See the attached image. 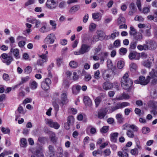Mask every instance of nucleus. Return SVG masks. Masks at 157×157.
<instances>
[{"instance_id": "f257e3e1", "label": "nucleus", "mask_w": 157, "mask_h": 157, "mask_svg": "<svg viewBox=\"0 0 157 157\" xmlns=\"http://www.w3.org/2000/svg\"><path fill=\"white\" fill-rule=\"evenodd\" d=\"M129 74L128 71L126 72L121 80V86L126 90H129L133 83L132 80L128 78Z\"/></svg>"}, {"instance_id": "f03ea898", "label": "nucleus", "mask_w": 157, "mask_h": 157, "mask_svg": "<svg viewBox=\"0 0 157 157\" xmlns=\"http://www.w3.org/2000/svg\"><path fill=\"white\" fill-rule=\"evenodd\" d=\"M90 46L85 44H82L78 51L75 52L74 54L75 55L83 54L90 50Z\"/></svg>"}, {"instance_id": "7ed1b4c3", "label": "nucleus", "mask_w": 157, "mask_h": 157, "mask_svg": "<svg viewBox=\"0 0 157 157\" xmlns=\"http://www.w3.org/2000/svg\"><path fill=\"white\" fill-rule=\"evenodd\" d=\"M150 75L147 77L146 79L143 76H140L139 80H136L134 82L136 84H140L141 85H147L149 82Z\"/></svg>"}, {"instance_id": "20e7f679", "label": "nucleus", "mask_w": 157, "mask_h": 157, "mask_svg": "<svg viewBox=\"0 0 157 157\" xmlns=\"http://www.w3.org/2000/svg\"><path fill=\"white\" fill-rule=\"evenodd\" d=\"M46 5L48 9L52 10L56 9L58 6L57 0H47Z\"/></svg>"}, {"instance_id": "39448f33", "label": "nucleus", "mask_w": 157, "mask_h": 157, "mask_svg": "<svg viewBox=\"0 0 157 157\" xmlns=\"http://www.w3.org/2000/svg\"><path fill=\"white\" fill-rule=\"evenodd\" d=\"M45 123L51 127L53 128L56 129H58L60 125L58 123L56 122H53L51 119H45Z\"/></svg>"}, {"instance_id": "423d86ee", "label": "nucleus", "mask_w": 157, "mask_h": 157, "mask_svg": "<svg viewBox=\"0 0 157 157\" xmlns=\"http://www.w3.org/2000/svg\"><path fill=\"white\" fill-rule=\"evenodd\" d=\"M1 57L4 59L3 60V63H6L7 65H9L11 62L13 60V58L12 56H8L6 53H3L1 55Z\"/></svg>"}, {"instance_id": "0eeeda50", "label": "nucleus", "mask_w": 157, "mask_h": 157, "mask_svg": "<svg viewBox=\"0 0 157 157\" xmlns=\"http://www.w3.org/2000/svg\"><path fill=\"white\" fill-rule=\"evenodd\" d=\"M51 83V80L49 78H46L45 81L41 83V87L45 91L47 90L49 88V85Z\"/></svg>"}, {"instance_id": "6e6552de", "label": "nucleus", "mask_w": 157, "mask_h": 157, "mask_svg": "<svg viewBox=\"0 0 157 157\" xmlns=\"http://www.w3.org/2000/svg\"><path fill=\"white\" fill-rule=\"evenodd\" d=\"M56 39L55 35L52 33L49 34L45 39L44 42L46 44H53Z\"/></svg>"}, {"instance_id": "1a4fd4ad", "label": "nucleus", "mask_w": 157, "mask_h": 157, "mask_svg": "<svg viewBox=\"0 0 157 157\" xmlns=\"http://www.w3.org/2000/svg\"><path fill=\"white\" fill-rule=\"evenodd\" d=\"M106 108H101L99 110L97 113V117L100 119L104 118L107 114V110Z\"/></svg>"}, {"instance_id": "9d476101", "label": "nucleus", "mask_w": 157, "mask_h": 157, "mask_svg": "<svg viewBox=\"0 0 157 157\" xmlns=\"http://www.w3.org/2000/svg\"><path fill=\"white\" fill-rule=\"evenodd\" d=\"M122 151L118 152L117 155L119 157H128L127 152L129 151V149L126 147H123Z\"/></svg>"}, {"instance_id": "9b49d317", "label": "nucleus", "mask_w": 157, "mask_h": 157, "mask_svg": "<svg viewBox=\"0 0 157 157\" xmlns=\"http://www.w3.org/2000/svg\"><path fill=\"white\" fill-rule=\"evenodd\" d=\"M146 44H148L149 49L154 50L156 48V44L155 42L152 40H148L146 41Z\"/></svg>"}, {"instance_id": "f8f14e48", "label": "nucleus", "mask_w": 157, "mask_h": 157, "mask_svg": "<svg viewBox=\"0 0 157 157\" xmlns=\"http://www.w3.org/2000/svg\"><path fill=\"white\" fill-rule=\"evenodd\" d=\"M113 86L112 83L107 81L104 82L102 85L103 89L105 90L110 89L113 88Z\"/></svg>"}, {"instance_id": "ddd939ff", "label": "nucleus", "mask_w": 157, "mask_h": 157, "mask_svg": "<svg viewBox=\"0 0 157 157\" xmlns=\"http://www.w3.org/2000/svg\"><path fill=\"white\" fill-rule=\"evenodd\" d=\"M10 52L13 53L16 59H18L20 58V56L19 54V52L18 49L17 48L14 49L12 48L10 49Z\"/></svg>"}, {"instance_id": "4468645a", "label": "nucleus", "mask_w": 157, "mask_h": 157, "mask_svg": "<svg viewBox=\"0 0 157 157\" xmlns=\"http://www.w3.org/2000/svg\"><path fill=\"white\" fill-rule=\"evenodd\" d=\"M83 101L85 105L87 106H91L92 105L91 99L88 96L84 97Z\"/></svg>"}, {"instance_id": "2eb2a0df", "label": "nucleus", "mask_w": 157, "mask_h": 157, "mask_svg": "<svg viewBox=\"0 0 157 157\" xmlns=\"http://www.w3.org/2000/svg\"><path fill=\"white\" fill-rule=\"evenodd\" d=\"M130 96L128 94L123 93L122 94L120 95L118 97H116V99L118 100H122L123 99H128Z\"/></svg>"}, {"instance_id": "dca6fc26", "label": "nucleus", "mask_w": 157, "mask_h": 157, "mask_svg": "<svg viewBox=\"0 0 157 157\" xmlns=\"http://www.w3.org/2000/svg\"><path fill=\"white\" fill-rule=\"evenodd\" d=\"M61 103H62L63 105L67 103L68 101L67 99V96L66 93H64L62 94L61 95Z\"/></svg>"}, {"instance_id": "f3484780", "label": "nucleus", "mask_w": 157, "mask_h": 157, "mask_svg": "<svg viewBox=\"0 0 157 157\" xmlns=\"http://www.w3.org/2000/svg\"><path fill=\"white\" fill-rule=\"evenodd\" d=\"M116 118L117 120V122L120 124H121L124 122V118L123 117L122 114L118 113L116 115Z\"/></svg>"}, {"instance_id": "a211bd4d", "label": "nucleus", "mask_w": 157, "mask_h": 157, "mask_svg": "<svg viewBox=\"0 0 157 157\" xmlns=\"http://www.w3.org/2000/svg\"><path fill=\"white\" fill-rule=\"evenodd\" d=\"M90 131V132L92 134H95L96 132V129L95 128L93 127L92 126L89 125L86 128V132H88Z\"/></svg>"}, {"instance_id": "6ab92c4d", "label": "nucleus", "mask_w": 157, "mask_h": 157, "mask_svg": "<svg viewBox=\"0 0 157 157\" xmlns=\"http://www.w3.org/2000/svg\"><path fill=\"white\" fill-rule=\"evenodd\" d=\"M80 8V6L78 5L73 6L69 10V12L73 13L78 11Z\"/></svg>"}, {"instance_id": "aec40b11", "label": "nucleus", "mask_w": 157, "mask_h": 157, "mask_svg": "<svg viewBox=\"0 0 157 157\" xmlns=\"http://www.w3.org/2000/svg\"><path fill=\"white\" fill-rule=\"evenodd\" d=\"M118 135V133L117 132H114L111 133L110 136L111 141L114 143L116 142Z\"/></svg>"}, {"instance_id": "412c9836", "label": "nucleus", "mask_w": 157, "mask_h": 157, "mask_svg": "<svg viewBox=\"0 0 157 157\" xmlns=\"http://www.w3.org/2000/svg\"><path fill=\"white\" fill-rule=\"evenodd\" d=\"M149 75L152 78L157 77V67L152 69V71L150 72Z\"/></svg>"}, {"instance_id": "4be33fe9", "label": "nucleus", "mask_w": 157, "mask_h": 157, "mask_svg": "<svg viewBox=\"0 0 157 157\" xmlns=\"http://www.w3.org/2000/svg\"><path fill=\"white\" fill-rule=\"evenodd\" d=\"M119 35V32H118L117 30L114 29L113 31V33H112L111 35L109 36V39H114L115 38L116 36H117Z\"/></svg>"}, {"instance_id": "5701e85b", "label": "nucleus", "mask_w": 157, "mask_h": 157, "mask_svg": "<svg viewBox=\"0 0 157 157\" xmlns=\"http://www.w3.org/2000/svg\"><path fill=\"white\" fill-rule=\"evenodd\" d=\"M134 39L135 40V41H137L138 42V41H140L142 39V34L138 32L135 36H133Z\"/></svg>"}, {"instance_id": "b1692460", "label": "nucleus", "mask_w": 157, "mask_h": 157, "mask_svg": "<svg viewBox=\"0 0 157 157\" xmlns=\"http://www.w3.org/2000/svg\"><path fill=\"white\" fill-rule=\"evenodd\" d=\"M130 29L129 33L130 35L132 36H135V34L138 33L135 29L132 26L130 27Z\"/></svg>"}, {"instance_id": "393cba45", "label": "nucleus", "mask_w": 157, "mask_h": 157, "mask_svg": "<svg viewBox=\"0 0 157 157\" xmlns=\"http://www.w3.org/2000/svg\"><path fill=\"white\" fill-rule=\"evenodd\" d=\"M30 88L33 90L36 89L37 87V83L34 81H30Z\"/></svg>"}, {"instance_id": "a878e982", "label": "nucleus", "mask_w": 157, "mask_h": 157, "mask_svg": "<svg viewBox=\"0 0 157 157\" xmlns=\"http://www.w3.org/2000/svg\"><path fill=\"white\" fill-rule=\"evenodd\" d=\"M50 138L51 141L53 143H56L57 141V139L56 137L55 134L53 132H52L50 135Z\"/></svg>"}, {"instance_id": "bb28decb", "label": "nucleus", "mask_w": 157, "mask_h": 157, "mask_svg": "<svg viewBox=\"0 0 157 157\" xmlns=\"http://www.w3.org/2000/svg\"><path fill=\"white\" fill-rule=\"evenodd\" d=\"M97 33L100 39H103V37L105 36V33L103 31L101 30H97Z\"/></svg>"}, {"instance_id": "cd10ccee", "label": "nucleus", "mask_w": 157, "mask_h": 157, "mask_svg": "<svg viewBox=\"0 0 157 157\" xmlns=\"http://www.w3.org/2000/svg\"><path fill=\"white\" fill-rule=\"evenodd\" d=\"M67 122L72 125L74 122L75 119L73 116H71L67 117Z\"/></svg>"}, {"instance_id": "c85d7f7f", "label": "nucleus", "mask_w": 157, "mask_h": 157, "mask_svg": "<svg viewBox=\"0 0 157 157\" xmlns=\"http://www.w3.org/2000/svg\"><path fill=\"white\" fill-rule=\"evenodd\" d=\"M101 101V97H98L95 99L94 101L95 103V107L97 108L99 105Z\"/></svg>"}, {"instance_id": "c756f323", "label": "nucleus", "mask_w": 157, "mask_h": 157, "mask_svg": "<svg viewBox=\"0 0 157 157\" xmlns=\"http://www.w3.org/2000/svg\"><path fill=\"white\" fill-rule=\"evenodd\" d=\"M29 79V76H26L25 77L22 78H21V81L19 84L16 86V87H17V86H20L23 83L28 81Z\"/></svg>"}, {"instance_id": "7c9ffc66", "label": "nucleus", "mask_w": 157, "mask_h": 157, "mask_svg": "<svg viewBox=\"0 0 157 157\" xmlns=\"http://www.w3.org/2000/svg\"><path fill=\"white\" fill-rule=\"evenodd\" d=\"M69 65L71 67L75 68L78 67V63L75 61H72L70 62Z\"/></svg>"}, {"instance_id": "2f4dec72", "label": "nucleus", "mask_w": 157, "mask_h": 157, "mask_svg": "<svg viewBox=\"0 0 157 157\" xmlns=\"http://www.w3.org/2000/svg\"><path fill=\"white\" fill-rule=\"evenodd\" d=\"M125 23V19L122 16H120L117 19L118 25L123 24Z\"/></svg>"}, {"instance_id": "473e14b6", "label": "nucleus", "mask_w": 157, "mask_h": 157, "mask_svg": "<svg viewBox=\"0 0 157 157\" xmlns=\"http://www.w3.org/2000/svg\"><path fill=\"white\" fill-rule=\"evenodd\" d=\"M151 62L149 60H145L143 63V65L145 67L150 68L151 66Z\"/></svg>"}, {"instance_id": "72a5a7b5", "label": "nucleus", "mask_w": 157, "mask_h": 157, "mask_svg": "<svg viewBox=\"0 0 157 157\" xmlns=\"http://www.w3.org/2000/svg\"><path fill=\"white\" fill-rule=\"evenodd\" d=\"M150 131V129L147 127H143L142 129V132L144 134H146Z\"/></svg>"}, {"instance_id": "f704fd0d", "label": "nucleus", "mask_w": 157, "mask_h": 157, "mask_svg": "<svg viewBox=\"0 0 157 157\" xmlns=\"http://www.w3.org/2000/svg\"><path fill=\"white\" fill-rule=\"evenodd\" d=\"M127 135L130 138H133L135 136L133 132L130 130H128L126 133Z\"/></svg>"}, {"instance_id": "c9c22d12", "label": "nucleus", "mask_w": 157, "mask_h": 157, "mask_svg": "<svg viewBox=\"0 0 157 157\" xmlns=\"http://www.w3.org/2000/svg\"><path fill=\"white\" fill-rule=\"evenodd\" d=\"M119 51V53L120 55H124L126 53L127 51V49L125 48H121L120 49Z\"/></svg>"}, {"instance_id": "e433bc0d", "label": "nucleus", "mask_w": 157, "mask_h": 157, "mask_svg": "<svg viewBox=\"0 0 157 157\" xmlns=\"http://www.w3.org/2000/svg\"><path fill=\"white\" fill-rule=\"evenodd\" d=\"M32 68L31 67L27 66L24 70V73L26 74H29L32 71Z\"/></svg>"}, {"instance_id": "4c0bfd02", "label": "nucleus", "mask_w": 157, "mask_h": 157, "mask_svg": "<svg viewBox=\"0 0 157 157\" xmlns=\"http://www.w3.org/2000/svg\"><path fill=\"white\" fill-rule=\"evenodd\" d=\"M102 76L104 80L107 81L108 80L109 78L111 76V75L109 73H106V72L103 73Z\"/></svg>"}, {"instance_id": "58836bf2", "label": "nucleus", "mask_w": 157, "mask_h": 157, "mask_svg": "<svg viewBox=\"0 0 157 157\" xmlns=\"http://www.w3.org/2000/svg\"><path fill=\"white\" fill-rule=\"evenodd\" d=\"M21 144L20 146L23 147H25L26 146L27 142L26 139L23 138L21 140Z\"/></svg>"}, {"instance_id": "ea45409f", "label": "nucleus", "mask_w": 157, "mask_h": 157, "mask_svg": "<svg viewBox=\"0 0 157 157\" xmlns=\"http://www.w3.org/2000/svg\"><path fill=\"white\" fill-rule=\"evenodd\" d=\"M124 66V63L122 61H118L117 63V67L119 69H121Z\"/></svg>"}, {"instance_id": "a19ab883", "label": "nucleus", "mask_w": 157, "mask_h": 157, "mask_svg": "<svg viewBox=\"0 0 157 157\" xmlns=\"http://www.w3.org/2000/svg\"><path fill=\"white\" fill-rule=\"evenodd\" d=\"M96 27V25L94 23H91L89 26V29L90 31H93Z\"/></svg>"}, {"instance_id": "79ce46f5", "label": "nucleus", "mask_w": 157, "mask_h": 157, "mask_svg": "<svg viewBox=\"0 0 157 157\" xmlns=\"http://www.w3.org/2000/svg\"><path fill=\"white\" fill-rule=\"evenodd\" d=\"M136 146L135 148H136L137 149L141 150L142 149V147L140 145V143L138 140H136Z\"/></svg>"}, {"instance_id": "37998d69", "label": "nucleus", "mask_w": 157, "mask_h": 157, "mask_svg": "<svg viewBox=\"0 0 157 157\" xmlns=\"http://www.w3.org/2000/svg\"><path fill=\"white\" fill-rule=\"evenodd\" d=\"M18 112L19 114H24L25 113V112L24 110L22 107L20 105L17 109V111L16 112V113H17V114Z\"/></svg>"}, {"instance_id": "c03bdc74", "label": "nucleus", "mask_w": 157, "mask_h": 157, "mask_svg": "<svg viewBox=\"0 0 157 157\" xmlns=\"http://www.w3.org/2000/svg\"><path fill=\"white\" fill-rule=\"evenodd\" d=\"M91 76L90 74H87L85 75L84 80L86 82H88L91 79Z\"/></svg>"}, {"instance_id": "a18cd8bd", "label": "nucleus", "mask_w": 157, "mask_h": 157, "mask_svg": "<svg viewBox=\"0 0 157 157\" xmlns=\"http://www.w3.org/2000/svg\"><path fill=\"white\" fill-rule=\"evenodd\" d=\"M130 153L133 155H137L138 154L139 151L138 150L135 148L131 150Z\"/></svg>"}, {"instance_id": "49530a36", "label": "nucleus", "mask_w": 157, "mask_h": 157, "mask_svg": "<svg viewBox=\"0 0 157 157\" xmlns=\"http://www.w3.org/2000/svg\"><path fill=\"white\" fill-rule=\"evenodd\" d=\"M111 153V152L110 150L108 148L105 150L103 151L104 157L110 155Z\"/></svg>"}, {"instance_id": "de8ad7c7", "label": "nucleus", "mask_w": 157, "mask_h": 157, "mask_svg": "<svg viewBox=\"0 0 157 157\" xmlns=\"http://www.w3.org/2000/svg\"><path fill=\"white\" fill-rule=\"evenodd\" d=\"M57 65L59 67L63 63V59L62 58H58L56 59Z\"/></svg>"}, {"instance_id": "09e8293b", "label": "nucleus", "mask_w": 157, "mask_h": 157, "mask_svg": "<svg viewBox=\"0 0 157 157\" xmlns=\"http://www.w3.org/2000/svg\"><path fill=\"white\" fill-rule=\"evenodd\" d=\"M109 130V127L107 126H103L100 129V131L102 133H106Z\"/></svg>"}, {"instance_id": "8fccbe9b", "label": "nucleus", "mask_w": 157, "mask_h": 157, "mask_svg": "<svg viewBox=\"0 0 157 157\" xmlns=\"http://www.w3.org/2000/svg\"><path fill=\"white\" fill-rule=\"evenodd\" d=\"M137 41H135L132 42L130 44V48L132 49H134L137 45Z\"/></svg>"}, {"instance_id": "3c124183", "label": "nucleus", "mask_w": 157, "mask_h": 157, "mask_svg": "<svg viewBox=\"0 0 157 157\" xmlns=\"http://www.w3.org/2000/svg\"><path fill=\"white\" fill-rule=\"evenodd\" d=\"M92 17L94 19H98L100 17V14L99 13H93L92 14Z\"/></svg>"}, {"instance_id": "603ef678", "label": "nucleus", "mask_w": 157, "mask_h": 157, "mask_svg": "<svg viewBox=\"0 0 157 157\" xmlns=\"http://www.w3.org/2000/svg\"><path fill=\"white\" fill-rule=\"evenodd\" d=\"M48 149L50 153L53 155H54V151L53 147L51 145H50L48 147Z\"/></svg>"}, {"instance_id": "864d4df0", "label": "nucleus", "mask_w": 157, "mask_h": 157, "mask_svg": "<svg viewBox=\"0 0 157 157\" xmlns=\"http://www.w3.org/2000/svg\"><path fill=\"white\" fill-rule=\"evenodd\" d=\"M129 8L131 10H132L134 11H136V7L135 4L133 3H131L129 6Z\"/></svg>"}, {"instance_id": "5fc2aeb1", "label": "nucleus", "mask_w": 157, "mask_h": 157, "mask_svg": "<svg viewBox=\"0 0 157 157\" xmlns=\"http://www.w3.org/2000/svg\"><path fill=\"white\" fill-rule=\"evenodd\" d=\"M39 31L40 32L42 33H45L48 32V31L46 29V26L44 25L41 27Z\"/></svg>"}, {"instance_id": "6e6d98bb", "label": "nucleus", "mask_w": 157, "mask_h": 157, "mask_svg": "<svg viewBox=\"0 0 157 157\" xmlns=\"http://www.w3.org/2000/svg\"><path fill=\"white\" fill-rule=\"evenodd\" d=\"M100 74L99 71V70L97 71L94 72V78L96 79H99L100 78Z\"/></svg>"}, {"instance_id": "4d7b16f0", "label": "nucleus", "mask_w": 157, "mask_h": 157, "mask_svg": "<svg viewBox=\"0 0 157 157\" xmlns=\"http://www.w3.org/2000/svg\"><path fill=\"white\" fill-rule=\"evenodd\" d=\"M1 131L4 134H8L10 132V130L8 128H6L4 127H2Z\"/></svg>"}, {"instance_id": "13d9d810", "label": "nucleus", "mask_w": 157, "mask_h": 157, "mask_svg": "<svg viewBox=\"0 0 157 157\" xmlns=\"http://www.w3.org/2000/svg\"><path fill=\"white\" fill-rule=\"evenodd\" d=\"M130 70L131 71L135 70L137 68L136 64L134 63H132L130 65Z\"/></svg>"}, {"instance_id": "bf43d9fd", "label": "nucleus", "mask_w": 157, "mask_h": 157, "mask_svg": "<svg viewBox=\"0 0 157 157\" xmlns=\"http://www.w3.org/2000/svg\"><path fill=\"white\" fill-rule=\"evenodd\" d=\"M52 105L56 111H58L59 108V106L58 104L55 101H53L52 102Z\"/></svg>"}, {"instance_id": "052dcab7", "label": "nucleus", "mask_w": 157, "mask_h": 157, "mask_svg": "<svg viewBox=\"0 0 157 157\" xmlns=\"http://www.w3.org/2000/svg\"><path fill=\"white\" fill-rule=\"evenodd\" d=\"M46 62V60L44 61L43 59H39L37 62V64L38 65L40 66H43L44 62Z\"/></svg>"}, {"instance_id": "680f3d73", "label": "nucleus", "mask_w": 157, "mask_h": 157, "mask_svg": "<svg viewBox=\"0 0 157 157\" xmlns=\"http://www.w3.org/2000/svg\"><path fill=\"white\" fill-rule=\"evenodd\" d=\"M130 128L133 130L134 132H136L138 130V128L134 124L130 125Z\"/></svg>"}, {"instance_id": "e2e57ef3", "label": "nucleus", "mask_w": 157, "mask_h": 157, "mask_svg": "<svg viewBox=\"0 0 157 157\" xmlns=\"http://www.w3.org/2000/svg\"><path fill=\"white\" fill-rule=\"evenodd\" d=\"M136 54L133 52H131L129 53L128 57L130 59H134L136 57Z\"/></svg>"}, {"instance_id": "0e129e2a", "label": "nucleus", "mask_w": 157, "mask_h": 157, "mask_svg": "<svg viewBox=\"0 0 157 157\" xmlns=\"http://www.w3.org/2000/svg\"><path fill=\"white\" fill-rule=\"evenodd\" d=\"M27 21L29 23H31L32 24H34L35 23L37 20L35 19L34 18H27Z\"/></svg>"}, {"instance_id": "69168bd1", "label": "nucleus", "mask_w": 157, "mask_h": 157, "mask_svg": "<svg viewBox=\"0 0 157 157\" xmlns=\"http://www.w3.org/2000/svg\"><path fill=\"white\" fill-rule=\"evenodd\" d=\"M2 78L4 80L6 81H8L10 80V78L9 75L6 74L4 73L3 75Z\"/></svg>"}, {"instance_id": "338daca9", "label": "nucleus", "mask_w": 157, "mask_h": 157, "mask_svg": "<svg viewBox=\"0 0 157 157\" xmlns=\"http://www.w3.org/2000/svg\"><path fill=\"white\" fill-rule=\"evenodd\" d=\"M50 24L52 27V28L55 29L56 28V24L55 21L51 20L50 21Z\"/></svg>"}, {"instance_id": "774afa93", "label": "nucleus", "mask_w": 157, "mask_h": 157, "mask_svg": "<svg viewBox=\"0 0 157 157\" xmlns=\"http://www.w3.org/2000/svg\"><path fill=\"white\" fill-rule=\"evenodd\" d=\"M151 78L153 79L151 82L152 84L154 85L157 83V77H155L153 78H152L151 77H150V79Z\"/></svg>"}]
</instances>
